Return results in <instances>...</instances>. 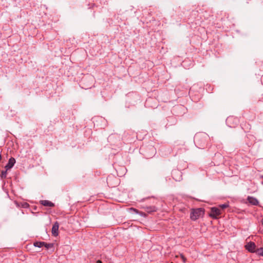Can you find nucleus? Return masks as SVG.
Instances as JSON below:
<instances>
[{
    "label": "nucleus",
    "mask_w": 263,
    "mask_h": 263,
    "mask_svg": "<svg viewBox=\"0 0 263 263\" xmlns=\"http://www.w3.org/2000/svg\"><path fill=\"white\" fill-rule=\"evenodd\" d=\"M221 213V210L218 207H213L211 209L210 216L216 219Z\"/></svg>",
    "instance_id": "7ed1b4c3"
},
{
    "label": "nucleus",
    "mask_w": 263,
    "mask_h": 263,
    "mask_svg": "<svg viewBox=\"0 0 263 263\" xmlns=\"http://www.w3.org/2000/svg\"><path fill=\"white\" fill-rule=\"evenodd\" d=\"M44 247H45L47 249H48L52 248L53 247V244L51 243H47L46 242H45V245H44Z\"/></svg>",
    "instance_id": "4468645a"
},
{
    "label": "nucleus",
    "mask_w": 263,
    "mask_h": 263,
    "mask_svg": "<svg viewBox=\"0 0 263 263\" xmlns=\"http://www.w3.org/2000/svg\"><path fill=\"white\" fill-rule=\"evenodd\" d=\"M15 163V160L14 158L11 157L8 161V163L5 166V168L7 170H8L10 168H11L14 165Z\"/></svg>",
    "instance_id": "423d86ee"
},
{
    "label": "nucleus",
    "mask_w": 263,
    "mask_h": 263,
    "mask_svg": "<svg viewBox=\"0 0 263 263\" xmlns=\"http://www.w3.org/2000/svg\"><path fill=\"white\" fill-rule=\"evenodd\" d=\"M131 210H134L136 213H138V210L135 209L131 208Z\"/></svg>",
    "instance_id": "dca6fc26"
},
{
    "label": "nucleus",
    "mask_w": 263,
    "mask_h": 263,
    "mask_svg": "<svg viewBox=\"0 0 263 263\" xmlns=\"http://www.w3.org/2000/svg\"><path fill=\"white\" fill-rule=\"evenodd\" d=\"M208 138V136L205 133H197L194 137V143L199 148H203Z\"/></svg>",
    "instance_id": "f257e3e1"
},
{
    "label": "nucleus",
    "mask_w": 263,
    "mask_h": 263,
    "mask_svg": "<svg viewBox=\"0 0 263 263\" xmlns=\"http://www.w3.org/2000/svg\"><path fill=\"white\" fill-rule=\"evenodd\" d=\"M7 174V170L3 171L1 174V177L2 179H4L6 178Z\"/></svg>",
    "instance_id": "f8f14e48"
},
{
    "label": "nucleus",
    "mask_w": 263,
    "mask_h": 263,
    "mask_svg": "<svg viewBox=\"0 0 263 263\" xmlns=\"http://www.w3.org/2000/svg\"><path fill=\"white\" fill-rule=\"evenodd\" d=\"M256 254L258 255L263 256V247L257 248L256 251Z\"/></svg>",
    "instance_id": "9b49d317"
},
{
    "label": "nucleus",
    "mask_w": 263,
    "mask_h": 263,
    "mask_svg": "<svg viewBox=\"0 0 263 263\" xmlns=\"http://www.w3.org/2000/svg\"><path fill=\"white\" fill-rule=\"evenodd\" d=\"M232 119H233V117H228V119H227V122H229L231 121Z\"/></svg>",
    "instance_id": "2eb2a0df"
},
{
    "label": "nucleus",
    "mask_w": 263,
    "mask_h": 263,
    "mask_svg": "<svg viewBox=\"0 0 263 263\" xmlns=\"http://www.w3.org/2000/svg\"><path fill=\"white\" fill-rule=\"evenodd\" d=\"M97 263H102V262L101 260H98V261H97Z\"/></svg>",
    "instance_id": "a211bd4d"
},
{
    "label": "nucleus",
    "mask_w": 263,
    "mask_h": 263,
    "mask_svg": "<svg viewBox=\"0 0 263 263\" xmlns=\"http://www.w3.org/2000/svg\"><path fill=\"white\" fill-rule=\"evenodd\" d=\"M40 202L42 205H43L44 206H45L53 207L54 206V204L49 200H41L40 201Z\"/></svg>",
    "instance_id": "1a4fd4ad"
},
{
    "label": "nucleus",
    "mask_w": 263,
    "mask_h": 263,
    "mask_svg": "<svg viewBox=\"0 0 263 263\" xmlns=\"http://www.w3.org/2000/svg\"><path fill=\"white\" fill-rule=\"evenodd\" d=\"M248 202L252 205H256L259 203L258 200L253 197L249 196L247 199Z\"/></svg>",
    "instance_id": "6e6552de"
},
{
    "label": "nucleus",
    "mask_w": 263,
    "mask_h": 263,
    "mask_svg": "<svg viewBox=\"0 0 263 263\" xmlns=\"http://www.w3.org/2000/svg\"><path fill=\"white\" fill-rule=\"evenodd\" d=\"M262 224H263V218H262Z\"/></svg>",
    "instance_id": "aec40b11"
},
{
    "label": "nucleus",
    "mask_w": 263,
    "mask_h": 263,
    "mask_svg": "<svg viewBox=\"0 0 263 263\" xmlns=\"http://www.w3.org/2000/svg\"><path fill=\"white\" fill-rule=\"evenodd\" d=\"M246 248L248 251L250 252L256 253V246L255 243L251 241L248 243L247 245H246Z\"/></svg>",
    "instance_id": "20e7f679"
},
{
    "label": "nucleus",
    "mask_w": 263,
    "mask_h": 263,
    "mask_svg": "<svg viewBox=\"0 0 263 263\" xmlns=\"http://www.w3.org/2000/svg\"><path fill=\"white\" fill-rule=\"evenodd\" d=\"M44 245L45 242L36 241L34 243V246L38 248H42V247H44Z\"/></svg>",
    "instance_id": "9d476101"
},
{
    "label": "nucleus",
    "mask_w": 263,
    "mask_h": 263,
    "mask_svg": "<svg viewBox=\"0 0 263 263\" xmlns=\"http://www.w3.org/2000/svg\"><path fill=\"white\" fill-rule=\"evenodd\" d=\"M204 214V210L199 208L192 210L191 213L190 218L193 220H196Z\"/></svg>",
    "instance_id": "f03ea898"
},
{
    "label": "nucleus",
    "mask_w": 263,
    "mask_h": 263,
    "mask_svg": "<svg viewBox=\"0 0 263 263\" xmlns=\"http://www.w3.org/2000/svg\"><path fill=\"white\" fill-rule=\"evenodd\" d=\"M59 227V224L58 222H55L53 224L51 230L52 234L54 236H57L58 235Z\"/></svg>",
    "instance_id": "39448f33"
},
{
    "label": "nucleus",
    "mask_w": 263,
    "mask_h": 263,
    "mask_svg": "<svg viewBox=\"0 0 263 263\" xmlns=\"http://www.w3.org/2000/svg\"><path fill=\"white\" fill-rule=\"evenodd\" d=\"M228 206H229V204L228 203H224L222 204L219 205L218 208L220 209H221V210L222 211V210L228 208Z\"/></svg>",
    "instance_id": "ddd939ff"
},
{
    "label": "nucleus",
    "mask_w": 263,
    "mask_h": 263,
    "mask_svg": "<svg viewBox=\"0 0 263 263\" xmlns=\"http://www.w3.org/2000/svg\"><path fill=\"white\" fill-rule=\"evenodd\" d=\"M145 212L151 213L154 212H156L157 210V208L155 206H146L143 207Z\"/></svg>",
    "instance_id": "0eeeda50"
},
{
    "label": "nucleus",
    "mask_w": 263,
    "mask_h": 263,
    "mask_svg": "<svg viewBox=\"0 0 263 263\" xmlns=\"http://www.w3.org/2000/svg\"><path fill=\"white\" fill-rule=\"evenodd\" d=\"M2 159V156H1V154H0V160H1Z\"/></svg>",
    "instance_id": "6ab92c4d"
},
{
    "label": "nucleus",
    "mask_w": 263,
    "mask_h": 263,
    "mask_svg": "<svg viewBox=\"0 0 263 263\" xmlns=\"http://www.w3.org/2000/svg\"><path fill=\"white\" fill-rule=\"evenodd\" d=\"M181 257H182V259H183V261L184 262H185V257H184L183 255H181Z\"/></svg>",
    "instance_id": "f3484780"
}]
</instances>
